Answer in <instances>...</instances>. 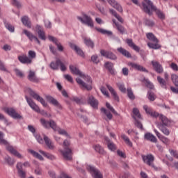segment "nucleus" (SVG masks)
Instances as JSON below:
<instances>
[{
  "label": "nucleus",
  "mask_w": 178,
  "mask_h": 178,
  "mask_svg": "<svg viewBox=\"0 0 178 178\" xmlns=\"http://www.w3.org/2000/svg\"><path fill=\"white\" fill-rule=\"evenodd\" d=\"M143 109L146 112L147 115H150L152 118L159 117L160 122H157L156 126L158 129H159V130H161V131H162V133L165 134V136H169L170 134V130H169V129L168 128L170 126V120H169V119H168L166 116L162 114L159 115V113L152 111V109L148 107V106L147 105H145L143 106Z\"/></svg>",
  "instance_id": "nucleus-1"
},
{
  "label": "nucleus",
  "mask_w": 178,
  "mask_h": 178,
  "mask_svg": "<svg viewBox=\"0 0 178 178\" xmlns=\"http://www.w3.org/2000/svg\"><path fill=\"white\" fill-rule=\"evenodd\" d=\"M146 37L147 40L149 41H152V42H148L147 43V47L149 48H151L152 49H159L162 46L161 44H158L159 42V40L156 38L155 35L152 33H148L146 34Z\"/></svg>",
  "instance_id": "nucleus-2"
},
{
  "label": "nucleus",
  "mask_w": 178,
  "mask_h": 178,
  "mask_svg": "<svg viewBox=\"0 0 178 178\" xmlns=\"http://www.w3.org/2000/svg\"><path fill=\"white\" fill-rule=\"evenodd\" d=\"M64 150L61 151L65 161H72L73 159V152H72V149L69 148L70 145V142L67 140H65L63 142Z\"/></svg>",
  "instance_id": "nucleus-3"
},
{
  "label": "nucleus",
  "mask_w": 178,
  "mask_h": 178,
  "mask_svg": "<svg viewBox=\"0 0 178 178\" xmlns=\"http://www.w3.org/2000/svg\"><path fill=\"white\" fill-rule=\"evenodd\" d=\"M142 6L143 12L149 15V16H152L153 12L156 8L151 0H143L142 1Z\"/></svg>",
  "instance_id": "nucleus-4"
},
{
  "label": "nucleus",
  "mask_w": 178,
  "mask_h": 178,
  "mask_svg": "<svg viewBox=\"0 0 178 178\" xmlns=\"http://www.w3.org/2000/svg\"><path fill=\"white\" fill-rule=\"evenodd\" d=\"M40 123L42 126L44 127V129H49V127H51V129H52L54 131H57L58 129H59V127L56 124V122H55L54 120L47 121L45 120V119L42 118L40 119Z\"/></svg>",
  "instance_id": "nucleus-5"
},
{
  "label": "nucleus",
  "mask_w": 178,
  "mask_h": 178,
  "mask_svg": "<svg viewBox=\"0 0 178 178\" xmlns=\"http://www.w3.org/2000/svg\"><path fill=\"white\" fill-rule=\"evenodd\" d=\"M59 66L61 72L66 71V66L65 65V64L63 63V62L59 58H56V63L51 62L50 63V67L53 70H59Z\"/></svg>",
  "instance_id": "nucleus-6"
},
{
  "label": "nucleus",
  "mask_w": 178,
  "mask_h": 178,
  "mask_svg": "<svg viewBox=\"0 0 178 178\" xmlns=\"http://www.w3.org/2000/svg\"><path fill=\"white\" fill-rule=\"evenodd\" d=\"M142 159L144 163H146V165L152 166V168L155 169V165L154 164V161H155V158L152 154L143 155Z\"/></svg>",
  "instance_id": "nucleus-7"
},
{
  "label": "nucleus",
  "mask_w": 178,
  "mask_h": 178,
  "mask_svg": "<svg viewBox=\"0 0 178 178\" xmlns=\"http://www.w3.org/2000/svg\"><path fill=\"white\" fill-rule=\"evenodd\" d=\"M4 111L8 116L13 118V119H22V115L16 112V110L13 108L7 107L4 109Z\"/></svg>",
  "instance_id": "nucleus-8"
},
{
  "label": "nucleus",
  "mask_w": 178,
  "mask_h": 178,
  "mask_svg": "<svg viewBox=\"0 0 178 178\" xmlns=\"http://www.w3.org/2000/svg\"><path fill=\"white\" fill-rule=\"evenodd\" d=\"M90 173L93 178H104V175L94 165L90 166Z\"/></svg>",
  "instance_id": "nucleus-9"
},
{
  "label": "nucleus",
  "mask_w": 178,
  "mask_h": 178,
  "mask_svg": "<svg viewBox=\"0 0 178 178\" xmlns=\"http://www.w3.org/2000/svg\"><path fill=\"white\" fill-rule=\"evenodd\" d=\"M29 94L31 97H33L34 99H36V101H38V102H40V104H42L43 106H47L48 104L45 102V100L44 99V98L40 97L38 94L35 93L34 90L30 89Z\"/></svg>",
  "instance_id": "nucleus-10"
},
{
  "label": "nucleus",
  "mask_w": 178,
  "mask_h": 178,
  "mask_svg": "<svg viewBox=\"0 0 178 178\" xmlns=\"http://www.w3.org/2000/svg\"><path fill=\"white\" fill-rule=\"evenodd\" d=\"M100 54L102 56H104V58L110 59L111 60H116L118 59V56H116V55L112 51H108L104 49H101Z\"/></svg>",
  "instance_id": "nucleus-11"
},
{
  "label": "nucleus",
  "mask_w": 178,
  "mask_h": 178,
  "mask_svg": "<svg viewBox=\"0 0 178 178\" xmlns=\"http://www.w3.org/2000/svg\"><path fill=\"white\" fill-rule=\"evenodd\" d=\"M25 98L28 105H29L31 109H33V111L35 112L40 113V107L34 102V101H33V99L27 96H25Z\"/></svg>",
  "instance_id": "nucleus-12"
},
{
  "label": "nucleus",
  "mask_w": 178,
  "mask_h": 178,
  "mask_svg": "<svg viewBox=\"0 0 178 178\" xmlns=\"http://www.w3.org/2000/svg\"><path fill=\"white\" fill-rule=\"evenodd\" d=\"M77 20L81 22L82 24L90 27V17L86 13H82V17L76 16Z\"/></svg>",
  "instance_id": "nucleus-13"
},
{
  "label": "nucleus",
  "mask_w": 178,
  "mask_h": 178,
  "mask_svg": "<svg viewBox=\"0 0 178 178\" xmlns=\"http://www.w3.org/2000/svg\"><path fill=\"white\" fill-rule=\"evenodd\" d=\"M46 99L48 101V102H49V104L54 105V106H56L58 109H62V105L60 103H59V102H58L56 99L54 98V97L47 95L46 96Z\"/></svg>",
  "instance_id": "nucleus-14"
},
{
  "label": "nucleus",
  "mask_w": 178,
  "mask_h": 178,
  "mask_svg": "<svg viewBox=\"0 0 178 178\" xmlns=\"http://www.w3.org/2000/svg\"><path fill=\"white\" fill-rule=\"evenodd\" d=\"M151 63L154 72H156V73H159V74H161V73H163V67H162V65H161L159 62L152 60Z\"/></svg>",
  "instance_id": "nucleus-15"
},
{
  "label": "nucleus",
  "mask_w": 178,
  "mask_h": 178,
  "mask_svg": "<svg viewBox=\"0 0 178 178\" xmlns=\"http://www.w3.org/2000/svg\"><path fill=\"white\" fill-rule=\"evenodd\" d=\"M69 46L70 47L71 49H73L74 51H75L77 55H79V56H81L82 58H84V52L79 47L74 44V43H72V42L69 43Z\"/></svg>",
  "instance_id": "nucleus-16"
},
{
  "label": "nucleus",
  "mask_w": 178,
  "mask_h": 178,
  "mask_svg": "<svg viewBox=\"0 0 178 178\" xmlns=\"http://www.w3.org/2000/svg\"><path fill=\"white\" fill-rule=\"evenodd\" d=\"M70 70L72 74H75L76 76H79V77H82L83 79H86V76L83 72L79 70V68L74 67V65H70Z\"/></svg>",
  "instance_id": "nucleus-17"
},
{
  "label": "nucleus",
  "mask_w": 178,
  "mask_h": 178,
  "mask_svg": "<svg viewBox=\"0 0 178 178\" xmlns=\"http://www.w3.org/2000/svg\"><path fill=\"white\" fill-rule=\"evenodd\" d=\"M6 149L10 152V154H12V155H14V156H17V158H19V159H22L23 156L21 155L17 150L15 149V147L12 145H7L6 146Z\"/></svg>",
  "instance_id": "nucleus-18"
},
{
  "label": "nucleus",
  "mask_w": 178,
  "mask_h": 178,
  "mask_svg": "<svg viewBox=\"0 0 178 178\" xmlns=\"http://www.w3.org/2000/svg\"><path fill=\"white\" fill-rule=\"evenodd\" d=\"M49 41H51L52 42H54V44H55V45H56L58 50L60 52H63V46H62V44H60V42H59V41L58 40V39L54 36L51 35H49L48 37Z\"/></svg>",
  "instance_id": "nucleus-19"
},
{
  "label": "nucleus",
  "mask_w": 178,
  "mask_h": 178,
  "mask_svg": "<svg viewBox=\"0 0 178 178\" xmlns=\"http://www.w3.org/2000/svg\"><path fill=\"white\" fill-rule=\"evenodd\" d=\"M107 2L120 13H123V8L120 4H119V3H118V1H115V0H107Z\"/></svg>",
  "instance_id": "nucleus-20"
},
{
  "label": "nucleus",
  "mask_w": 178,
  "mask_h": 178,
  "mask_svg": "<svg viewBox=\"0 0 178 178\" xmlns=\"http://www.w3.org/2000/svg\"><path fill=\"white\" fill-rule=\"evenodd\" d=\"M154 131L158 138H159L160 141L163 142V144H165V145H169L170 143V140H169V138L162 136L161 133H159V131H158L156 129H154Z\"/></svg>",
  "instance_id": "nucleus-21"
},
{
  "label": "nucleus",
  "mask_w": 178,
  "mask_h": 178,
  "mask_svg": "<svg viewBox=\"0 0 178 178\" xmlns=\"http://www.w3.org/2000/svg\"><path fill=\"white\" fill-rule=\"evenodd\" d=\"M18 175L20 178H26V171L23 170V163L18 162L16 165Z\"/></svg>",
  "instance_id": "nucleus-22"
},
{
  "label": "nucleus",
  "mask_w": 178,
  "mask_h": 178,
  "mask_svg": "<svg viewBox=\"0 0 178 178\" xmlns=\"http://www.w3.org/2000/svg\"><path fill=\"white\" fill-rule=\"evenodd\" d=\"M24 34L28 37V38L30 40V41H36L38 44H41V42H40V40H38V38L37 36L34 35L31 32L27 31V30H24Z\"/></svg>",
  "instance_id": "nucleus-23"
},
{
  "label": "nucleus",
  "mask_w": 178,
  "mask_h": 178,
  "mask_svg": "<svg viewBox=\"0 0 178 178\" xmlns=\"http://www.w3.org/2000/svg\"><path fill=\"white\" fill-rule=\"evenodd\" d=\"M35 30L38 34L39 38H40V40H42L43 41H45V40H47V38L45 37V32H44V30H42V27L40 25H36Z\"/></svg>",
  "instance_id": "nucleus-24"
},
{
  "label": "nucleus",
  "mask_w": 178,
  "mask_h": 178,
  "mask_svg": "<svg viewBox=\"0 0 178 178\" xmlns=\"http://www.w3.org/2000/svg\"><path fill=\"white\" fill-rule=\"evenodd\" d=\"M28 80L32 83H38L40 79L35 75V72L30 70L27 76Z\"/></svg>",
  "instance_id": "nucleus-25"
},
{
  "label": "nucleus",
  "mask_w": 178,
  "mask_h": 178,
  "mask_svg": "<svg viewBox=\"0 0 178 178\" xmlns=\"http://www.w3.org/2000/svg\"><path fill=\"white\" fill-rule=\"evenodd\" d=\"M129 65L131 66L132 69H134L135 70H138V72H144L145 73H148V71L147 69H145V67L138 64H136L134 63H130Z\"/></svg>",
  "instance_id": "nucleus-26"
},
{
  "label": "nucleus",
  "mask_w": 178,
  "mask_h": 178,
  "mask_svg": "<svg viewBox=\"0 0 178 178\" xmlns=\"http://www.w3.org/2000/svg\"><path fill=\"white\" fill-rule=\"evenodd\" d=\"M144 138L147 140V141H150V143H156L158 142L156 137L149 132L145 134Z\"/></svg>",
  "instance_id": "nucleus-27"
},
{
  "label": "nucleus",
  "mask_w": 178,
  "mask_h": 178,
  "mask_svg": "<svg viewBox=\"0 0 178 178\" xmlns=\"http://www.w3.org/2000/svg\"><path fill=\"white\" fill-rule=\"evenodd\" d=\"M126 43L130 48L134 49V51H136V52H140V48L138 47V46L136 45V44H134V42H133V39H126Z\"/></svg>",
  "instance_id": "nucleus-28"
},
{
  "label": "nucleus",
  "mask_w": 178,
  "mask_h": 178,
  "mask_svg": "<svg viewBox=\"0 0 178 178\" xmlns=\"http://www.w3.org/2000/svg\"><path fill=\"white\" fill-rule=\"evenodd\" d=\"M106 88H108V91H110L111 95H113V99L115 101H117V102H119L120 99L119 96L118 95V93L116 91H115V89L112 86H111L109 84H106Z\"/></svg>",
  "instance_id": "nucleus-29"
},
{
  "label": "nucleus",
  "mask_w": 178,
  "mask_h": 178,
  "mask_svg": "<svg viewBox=\"0 0 178 178\" xmlns=\"http://www.w3.org/2000/svg\"><path fill=\"white\" fill-rule=\"evenodd\" d=\"M18 60H19V62L21 63H23L24 65H26V64L30 65V63H31L32 62L31 59H30L26 55L19 56Z\"/></svg>",
  "instance_id": "nucleus-30"
},
{
  "label": "nucleus",
  "mask_w": 178,
  "mask_h": 178,
  "mask_svg": "<svg viewBox=\"0 0 178 178\" xmlns=\"http://www.w3.org/2000/svg\"><path fill=\"white\" fill-rule=\"evenodd\" d=\"M113 63L112 62L107 61L104 63V67L108 70L111 74H115V69L113 68Z\"/></svg>",
  "instance_id": "nucleus-31"
},
{
  "label": "nucleus",
  "mask_w": 178,
  "mask_h": 178,
  "mask_svg": "<svg viewBox=\"0 0 178 178\" xmlns=\"http://www.w3.org/2000/svg\"><path fill=\"white\" fill-rule=\"evenodd\" d=\"M157 81L161 86V88L164 90H168V81H165L163 78L161 76H157Z\"/></svg>",
  "instance_id": "nucleus-32"
},
{
  "label": "nucleus",
  "mask_w": 178,
  "mask_h": 178,
  "mask_svg": "<svg viewBox=\"0 0 178 178\" xmlns=\"http://www.w3.org/2000/svg\"><path fill=\"white\" fill-rule=\"evenodd\" d=\"M76 81L79 84V86H80L82 90H87V91H90V88L88 87V85L83 82V80H81V79L76 78Z\"/></svg>",
  "instance_id": "nucleus-33"
},
{
  "label": "nucleus",
  "mask_w": 178,
  "mask_h": 178,
  "mask_svg": "<svg viewBox=\"0 0 178 178\" xmlns=\"http://www.w3.org/2000/svg\"><path fill=\"white\" fill-rule=\"evenodd\" d=\"M21 22L24 26H26V27H28V29H31V22L30 21V18L27 16H23L21 18Z\"/></svg>",
  "instance_id": "nucleus-34"
},
{
  "label": "nucleus",
  "mask_w": 178,
  "mask_h": 178,
  "mask_svg": "<svg viewBox=\"0 0 178 178\" xmlns=\"http://www.w3.org/2000/svg\"><path fill=\"white\" fill-rule=\"evenodd\" d=\"M99 104V102L97 99H95V97H94L93 96H91L90 97V105L93 109H98Z\"/></svg>",
  "instance_id": "nucleus-35"
},
{
  "label": "nucleus",
  "mask_w": 178,
  "mask_h": 178,
  "mask_svg": "<svg viewBox=\"0 0 178 178\" xmlns=\"http://www.w3.org/2000/svg\"><path fill=\"white\" fill-rule=\"evenodd\" d=\"M93 149L96 152H98V154H100V155H105V154H106V152H105V149H104V147H102L99 144L94 145Z\"/></svg>",
  "instance_id": "nucleus-36"
},
{
  "label": "nucleus",
  "mask_w": 178,
  "mask_h": 178,
  "mask_svg": "<svg viewBox=\"0 0 178 178\" xmlns=\"http://www.w3.org/2000/svg\"><path fill=\"white\" fill-rule=\"evenodd\" d=\"M118 52L125 56V58H131V54L129 52V51L126 50V49H123V47H119L117 49Z\"/></svg>",
  "instance_id": "nucleus-37"
},
{
  "label": "nucleus",
  "mask_w": 178,
  "mask_h": 178,
  "mask_svg": "<svg viewBox=\"0 0 178 178\" xmlns=\"http://www.w3.org/2000/svg\"><path fill=\"white\" fill-rule=\"evenodd\" d=\"M44 140L45 142L47 147L49 149H54V143H52V140H51V139H49V138H48V136H44Z\"/></svg>",
  "instance_id": "nucleus-38"
},
{
  "label": "nucleus",
  "mask_w": 178,
  "mask_h": 178,
  "mask_svg": "<svg viewBox=\"0 0 178 178\" xmlns=\"http://www.w3.org/2000/svg\"><path fill=\"white\" fill-rule=\"evenodd\" d=\"M28 152H30L35 158H37L38 159H40V161H44V157L41 154H40L38 152L33 150V149H28Z\"/></svg>",
  "instance_id": "nucleus-39"
},
{
  "label": "nucleus",
  "mask_w": 178,
  "mask_h": 178,
  "mask_svg": "<svg viewBox=\"0 0 178 178\" xmlns=\"http://www.w3.org/2000/svg\"><path fill=\"white\" fill-rule=\"evenodd\" d=\"M4 162L5 163H7L8 166H13L15 165V163L16 162L15 159H12L10 156H7L4 158Z\"/></svg>",
  "instance_id": "nucleus-40"
},
{
  "label": "nucleus",
  "mask_w": 178,
  "mask_h": 178,
  "mask_svg": "<svg viewBox=\"0 0 178 178\" xmlns=\"http://www.w3.org/2000/svg\"><path fill=\"white\" fill-rule=\"evenodd\" d=\"M3 23L6 29H7L8 31H10V33H15V26H12V24L8 22L6 19H3Z\"/></svg>",
  "instance_id": "nucleus-41"
},
{
  "label": "nucleus",
  "mask_w": 178,
  "mask_h": 178,
  "mask_svg": "<svg viewBox=\"0 0 178 178\" xmlns=\"http://www.w3.org/2000/svg\"><path fill=\"white\" fill-rule=\"evenodd\" d=\"M143 81V83H145V86L147 88H149V90H154V83H152L151 81H149V79L144 78Z\"/></svg>",
  "instance_id": "nucleus-42"
},
{
  "label": "nucleus",
  "mask_w": 178,
  "mask_h": 178,
  "mask_svg": "<svg viewBox=\"0 0 178 178\" xmlns=\"http://www.w3.org/2000/svg\"><path fill=\"white\" fill-rule=\"evenodd\" d=\"M39 152L42 154V155H44L47 159H50V161H54L56 159L55 156L49 154V153H46L45 152L42 150H40Z\"/></svg>",
  "instance_id": "nucleus-43"
},
{
  "label": "nucleus",
  "mask_w": 178,
  "mask_h": 178,
  "mask_svg": "<svg viewBox=\"0 0 178 178\" xmlns=\"http://www.w3.org/2000/svg\"><path fill=\"white\" fill-rule=\"evenodd\" d=\"M156 16H158L159 19H161V20H165V15L163 14V13H162V11H161V10L157 9L156 8V9L154 10V11Z\"/></svg>",
  "instance_id": "nucleus-44"
},
{
  "label": "nucleus",
  "mask_w": 178,
  "mask_h": 178,
  "mask_svg": "<svg viewBox=\"0 0 178 178\" xmlns=\"http://www.w3.org/2000/svg\"><path fill=\"white\" fill-rule=\"evenodd\" d=\"M133 118L135 120V123H134L135 126L138 129H140V130H144V127H143V124L141 123V122H140L138 120H137L136 116H133Z\"/></svg>",
  "instance_id": "nucleus-45"
},
{
  "label": "nucleus",
  "mask_w": 178,
  "mask_h": 178,
  "mask_svg": "<svg viewBox=\"0 0 178 178\" xmlns=\"http://www.w3.org/2000/svg\"><path fill=\"white\" fill-rule=\"evenodd\" d=\"M127 96L129 98V99H131L134 101V99H136V96L134 95V93H133V90H131V88H128L127 90Z\"/></svg>",
  "instance_id": "nucleus-46"
},
{
  "label": "nucleus",
  "mask_w": 178,
  "mask_h": 178,
  "mask_svg": "<svg viewBox=\"0 0 178 178\" xmlns=\"http://www.w3.org/2000/svg\"><path fill=\"white\" fill-rule=\"evenodd\" d=\"M95 30L101 34H106L107 35H112V31H106L105 29H102L101 28H95Z\"/></svg>",
  "instance_id": "nucleus-47"
},
{
  "label": "nucleus",
  "mask_w": 178,
  "mask_h": 178,
  "mask_svg": "<svg viewBox=\"0 0 178 178\" xmlns=\"http://www.w3.org/2000/svg\"><path fill=\"white\" fill-rule=\"evenodd\" d=\"M101 112H103V113L106 115L109 120H112V118H113V115H112V113H111V112H108V111H106L105 108H102Z\"/></svg>",
  "instance_id": "nucleus-48"
},
{
  "label": "nucleus",
  "mask_w": 178,
  "mask_h": 178,
  "mask_svg": "<svg viewBox=\"0 0 178 178\" xmlns=\"http://www.w3.org/2000/svg\"><path fill=\"white\" fill-rule=\"evenodd\" d=\"M106 106L108 109H109V111H111V112H112V113L115 115V116H120V114L118 113V112H116L115 108H113V107H112L109 103H106Z\"/></svg>",
  "instance_id": "nucleus-49"
},
{
  "label": "nucleus",
  "mask_w": 178,
  "mask_h": 178,
  "mask_svg": "<svg viewBox=\"0 0 178 178\" xmlns=\"http://www.w3.org/2000/svg\"><path fill=\"white\" fill-rule=\"evenodd\" d=\"M115 26L117 27L118 31L120 33V34H124L126 33V29L124 26L119 24V23H115Z\"/></svg>",
  "instance_id": "nucleus-50"
},
{
  "label": "nucleus",
  "mask_w": 178,
  "mask_h": 178,
  "mask_svg": "<svg viewBox=\"0 0 178 178\" xmlns=\"http://www.w3.org/2000/svg\"><path fill=\"white\" fill-rule=\"evenodd\" d=\"M121 138H122V140H124V141H125L127 145H129V147H133V143H131V141H130V139L126 135H121Z\"/></svg>",
  "instance_id": "nucleus-51"
},
{
  "label": "nucleus",
  "mask_w": 178,
  "mask_h": 178,
  "mask_svg": "<svg viewBox=\"0 0 178 178\" xmlns=\"http://www.w3.org/2000/svg\"><path fill=\"white\" fill-rule=\"evenodd\" d=\"M171 80L176 87H178V76L176 74L171 75Z\"/></svg>",
  "instance_id": "nucleus-52"
},
{
  "label": "nucleus",
  "mask_w": 178,
  "mask_h": 178,
  "mask_svg": "<svg viewBox=\"0 0 178 178\" xmlns=\"http://www.w3.org/2000/svg\"><path fill=\"white\" fill-rule=\"evenodd\" d=\"M145 25L148 26V27H154L155 26V22L151 19H145Z\"/></svg>",
  "instance_id": "nucleus-53"
},
{
  "label": "nucleus",
  "mask_w": 178,
  "mask_h": 178,
  "mask_svg": "<svg viewBox=\"0 0 178 178\" xmlns=\"http://www.w3.org/2000/svg\"><path fill=\"white\" fill-rule=\"evenodd\" d=\"M147 95H148V99L149 101H155V94L151 91V90H149L147 92Z\"/></svg>",
  "instance_id": "nucleus-54"
},
{
  "label": "nucleus",
  "mask_w": 178,
  "mask_h": 178,
  "mask_svg": "<svg viewBox=\"0 0 178 178\" xmlns=\"http://www.w3.org/2000/svg\"><path fill=\"white\" fill-rule=\"evenodd\" d=\"M0 144H3L4 145H8L9 143L6 140L3 139V132L0 131Z\"/></svg>",
  "instance_id": "nucleus-55"
},
{
  "label": "nucleus",
  "mask_w": 178,
  "mask_h": 178,
  "mask_svg": "<svg viewBox=\"0 0 178 178\" xmlns=\"http://www.w3.org/2000/svg\"><path fill=\"white\" fill-rule=\"evenodd\" d=\"M57 131L59 134H61V136H65L66 137H70L69 134L65 130L62 129L60 128H58Z\"/></svg>",
  "instance_id": "nucleus-56"
},
{
  "label": "nucleus",
  "mask_w": 178,
  "mask_h": 178,
  "mask_svg": "<svg viewBox=\"0 0 178 178\" xmlns=\"http://www.w3.org/2000/svg\"><path fill=\"white\" fill-rule=\"evenodd\" d=\"M133 113L135 115V116L137 117L138 119H142L141 118V114L140 113V111L137 108H134L133 109Z\"/></svg>",
  "instance_id": "nucleus-57"
},
{
  "label": "nucleus",
  "mask_w": 178,
  "mask_h": 178,
  "mask_svg": "<svg viewBox=\"0 0 178 178\" xmlns=\"http://www.w3.org/2000/svg\"><path fill=\"white\" fill-rule=\"evenodd\" d=\"M0 120H3L5 124H6V126H10V124H12V122H9V121H8V119H6L5 118V115H3V114L0 113Z\"/></svg>",
  "instance_id": "nucleus-58"
},
{
  "label": "nucleus",
  "mask_w": 178,
  "mask_h": 178,
  "mask_svg": "<svg viewBox=\"0 0 178 178\" xmlns=\"http://www.w3.org/2000/svg\"><path fill=\"white\" fill-rule=\"evenodd\" d=\"M107 147L108 148V149H110L111 151H116V145H115V143H108L107 144Z\"/></svg>",
  "instance_id": "nucleus-59"
},
{
  "label": "nucleus",
  "mask_w": 178,
  "mask_h": 178,
  "mask_svg": "<svg viewBox=\"0 0 178 178\" xmlns=\"http://www.w3.org/2000/svg\"><path fill=\"white\" fill-rule=\"evenodd\" d=\"M34 137L37 140L38 142H39L40 144H42L44 143V140H42V138L41 136L38 134H34Z\"/></svg>",
  "instance_id": "nucleus-60"
},
{
  "label": "nucleus",
  "mask_w": 178,
  "mask_h": 178,
  "mask_svg": "<svg viewBox=\"0 0 178 178\" xmlns=\"http://www.w3.org/2000/svg\"><path fill=\"white\" fill-rule=\"evenodd\" d=\"M91 60H92V62H93V63H95L96 65L99 63V59H98L97 55L92 56Z\"/></svg>",
  "instance_id": "nucleus-61"
},
{
  "label": "nucleus",
  "mask_w": 178,
  "mask_h": 178,
  "mask_svg": "<svg viewBox=\"0 0 178 178\" xmlns=\"http://www.w3.org/2000/svg\"><path fill=\"white\" fill-rule=\"evenodd\" d=\"M29 57L31 58V59L35 58L37 56V54H35V51L31 50L28 53Z\"/></svg>",
  "instance_id": "nucleus-62"
},
{
  "label": "nucleus",
  "mask_w": 178,
  "mask_h": 178,
  "mask_svg": "<svg viewBox=\"0 0 178 178\" xmlns=\"http://www.w3.org/2000/svg\"><path fill=\"white\" fill-rule=\"evenodd\" d=\"M118 87L120 91H121V92H123L124 94H125V92H126V88L124 87V85L119 83L118 85Z\"/></svg>",
  "instance_id": "nucleus-63"
},
{
  "label": "nucleus",
  "mask_w": 178,
  "mask_h": 178,
  "mask_svg": "<svg viewBox=\"0 0 178 178\" xmlns=\"http://www.w3.org/2000/svg\"><path fill=\"white\" fill-rule=\"evenodd\" d=\"M15 72L16 76H17L18 77H23L24 76L23 72L17 68L15 69Z\"/></svg>",
  "instance_id": "nucleus-64"
}]
</instances>
